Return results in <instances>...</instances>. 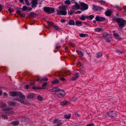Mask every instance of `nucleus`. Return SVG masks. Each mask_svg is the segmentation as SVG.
Listing matches in <instances>:
<instances>
[{"instance_id":"1","label":"nucleus","mask_w":126,"mask_h":126,"mask_svg":"<svg viewBox=\"0 0 126 126\" xmlns=\"http://www.w3.org/2000/svg\"><path fill=\"white\" fill-rule=\"evenodd\" d=\"M19 96L20 98L15 99V100L18 101L21 103L25 104H28L29 101L25 99V96L20 92H18V96Z\"/></svg>"},{"instance_id":"2","label":"nucleus","mask_w":126,"mask_h":126,"mask_svg":"<svg viewBox=\"0 0 126 126\" xmlns=\"http://www.w3.org/2000/svg\"><path fill=\"white\" fill-rule=\"evenodd\" d=\"M60 10L57 11V14L59 15H65L67 14L66 9L65 7L62 6L59 7Z\"/></svg>"},{"instance_id":"3","label":"nucleus","mask_w":126,"mask_h":126,"mask_svg":"<svg viewBox=\"0 0 126 126\" xmlns=\"http://www.w3.org/2000/svg\"><path fill=\"white\" fill-rule=\"evenodd\" d=\"M55 94L59 98H62L64 96L65 94L64 90L60 89L58 88Z\"/></svg>"},{"instance_id":"4","label":"nucleus","mask_w":126,"mask_h":126,"mask_svg":"<svg viewBox=\"0 0 126 126\" xmlns=\"http://www.w3.org/2000/svg\"><path fill=\"white\" fill-rule=\"evenodd\" d=\"M118 19L119 20H117V22L119 23L118 25L120 29H122L125 24H126V21L122 18H120Z\"/></svg>"},{"instance_id":"5","label":"nucleus","mask_w":126,"mask_h":126,"mask_svg":"<svg viewBox=\"0 0 126 126\" xmlns=\"http://www.w3.org/2000/svg\"><path fill=\"white\" fill-rule=\"evenodd\" d=\"M44 11L46 13L50 14L53 13L54 12V8L48 7H45L43 8Z\"/></svg>"},{"instance_id":"6","label":"nucleus","mask_w":126,"mask_h":126,"mask_svg":"<svg viewBox=\"0 0 126 126\" xmlns=\"http://www.w3.org/2000/svg\"><path fill=\"white\" fill-rule=\"evenodd\" d=\"M108 115L110 117L112 118L116 117L117 116V112L113 110H110L107 112Z\"/></svg>"},{"instance_id":"7","label":"nucleus","mask_w":126,"mask_h":126,"mask_svg":"<svg viewBox=\"0 0 126 126\" xmlns=\"http://www.w3.org/2000/svg\"><path fill=\"white\" fill-rule=\"evenodd\" d=\"M80 5L82 8H81L80 10H86L88 9V6L87 5L83 3H81L80 4Z\"/></svg>"},{"instance_id":"8","label":"nucleus","mask_w":126,"mask_h":126,"mask_svg":"<svg viewBox=\"0 0 126 126\" xmlns=\"http://www.w3.org/2000/svg\"><path fill=\"white\" fill-rule=\"evenodd\" d=\"M18 92H11L9 93V94L11 96H18Z\"/></svg>"},{"instance_id":"9","label":"nucleus","mask_w":126,"mask_h":126,"mask_svg":"<svg viewBox=\"0 0 126 126\" xmlns=\"http://www.w3.org/2000/svg\"><path fill=\"white\" fill-rule=\"evenodd\" d=\"M53 123H57V126H61L62 124L61 121L58 119H56L53 121Z\"/></svg>"},{"instance_id":"10","label":"nucleus","mask_w":126,"mask_h":126,"mask_svg":"<svg viewBox=\"0 0 126 126\" xmlns=\"http://www.w3.org/2000/svg\"><path fill=\"white\" fill-rule=\"evenodd\" d=\"M95 19L97 21H104L105 18L103 17L97 16L95 18Z\"/></svg>"},{"instance_id":"11","label":"nucleus","mask_w":126,"mask_h":126,"mask_svg":"<svg viewBox=\"0 0 126 126\" xmlns=\"http://www.w3.org/2000/svg\"><path fill=\"white\" fill-rule=\"evenodd\" d=\"M32 7L34 8L36 7V5L37 4V0H32Z\"/></svg>"},{"instance_id":"12","label":"nucleus","mask_w":126,"mask_h":126,"mask_svg":"<svg viewBox=\"0 0 126 126\" xmlns=\"http://www.w3.org/2000/svg\"><path fill=\"white\" fill-rule=\"evenodd\" d=\"M115 31L113 32V35L114 36V37L116 39H118L119 40H121V38L119 37V35L118 33H115Z\"/></svg>"},{"instance_id":"13","label":"nucleus","mask_w":126,"mask_h":126,"mask_svg":"<svg viewBox=\"0 0 126 126\" xmlns=\"http://www.w3.org/2000/svg\"><path fill=\"white\" fill-rule=\"evenodd\" d=\"M79 73H76L74 75V76L71 79V80H76L79 77Z\"/></svg>"},{"instance_id":"14","label":"nucleus","mask_w":126,"mask_h":126,"mask_svg":"<svg viewBox=\"0 0 126 126\" xmlns=\"http://www.w3.org/2000/svg\"><path fill=\"white\" fill-rule=\"evenodd\" d=\"M102 9V7L99 6H97L95 5L93 6V9L94 11H98L101 10Z\"/></svg>"},{"instance_id":"15","label":"nucleus","mask_w":126,"mask_h":126,"mask_svg":"<svg viewBox=\"0 0 126 126\" xmlns=\"http://www.w3.org/2000/svg\"><path fill=\"white\" fill-rule=\"evenodd\" d=\"M112 12V10H108L105 12L106 15L108 16H110L111 15V13Z\"/></svg>"},{"instance_id":"16","label":"nucleus","mask_w":126,"mask_h":126,"mask_svg":"<svg viewBox=\"0 0 126 126\" xmlns=\"http://www.w3.org/2000/svg\"><path fill=\"white\" fill-rule=\"evenodd\" d=\"M35 94H33L30 93L28 95L27 97L28 98L32 99L34 98Z\"/></svg>"},{"instance_id":"17","label":"nucleus","mask_w":126,"mask_h":126,"mask_svg":"<svg viewBox=\"0 0 126 126\" xmlns=\"http://www.w3.org/2000/svg\"><path fill=\"white\" fill-rule=\"evenodd\" d=\"M22 11H20L19 10H17L16 11V12L19 15H20L22 17H24L25 16V15L24 13H21Z\"/></svg>"},{"instance_id":"18","label":"nucleus","mask_w":126,"mask_h":126,"mask_svg":"<svg viewBox=\"0 0 126 126\" xmlns=\"http://www.w3.org/2000/svg\"><path fill=\"white\" fill-rule=\"evenodd\" d=\"M28 16L30 17H35L37 16V15L34 13L31 12Z\"/></svg>"},{"instance_id":"19","label":"nucleus","mask_w":126,"mask_h":126,"mask_svg":"<svg viewBox=\"0 0 126 126\" xmlns=\"http://www.w3.org/2000/svg\"><path fill=\"white\" fill-rule=\"evenodd\" d=\"M8 103L9 106H15L16 104V103L12 101H9L8 102Z\"/></svg>"},{"instance_id":"20","label":"nucleus","mask_w":126,"mask_h":126,"mask_svg":"<svg viewBox=\"0 0 126 126\" xmlns=\"http://www.w3.org/2000/svg\"><path fill=\"white\" fill-rule=\"evenodd\" d=\"M111 38L110 36L108 37L107 38H105L104 39L106 40V42L109 43L111 41Z\"/></svg>"},{"instance_id":"21","label":"nucleus","mask_w":126,"mask_h":126,"mask_svg":"<svg viewBox=\"0 0 126 126\" xmlns=\"http://www.w3.org/2000/svg\"><path fill=\"white\" fill-rule=\"evenodd\" d=\"M9 110H8L5 113H14L13 111L12 110V109L11 108H8Z\"/></svg>"},{"instance_id":"22","label":"nucleus","mask_w":126,"mask_h":126,"mask_svg":"<svg viewBox=\"0 0 126 126\" xmlns=\"http://www.w3.org/2000/svg\"><path fill=\"white\" fill-rule=\"evenodd\" d=\"M11 124L15 126L18 125L19 124V122L18 121H14L11 122Z\"/></svg>"},{"instance_id":"23","label":"nucleus","mask_w":126,"mask_h":126,"mask_svg":"<svg viewBox=\"0 0 126 126\" xmlns=\"http://www.w3.org/2000/svg\"><path fill=\"white\" fill-rule=\"evenodd\" d=\"M68 23L70 25H75V23L74 21L72 20H70Z\"/></svg>"},{"instance_id":"24","label":"nucleus","mask_w":126,"mask_h":126,"mask_svg":"<svg viewBox=\"0 0 126 126\" xmlns=\"http://www.w3.org/2000/svg\"><path fill=\"white\" fill-rule=\"evenodd\" d=\"M58 88V87H55L52 89L49 90V91L50 92H55V93Z\"/></svg>"},{"instance_id":"25","label":"nucleus","mask_w":126,"mask_h":126,"mask_svg":"<svg viewBox=\"0 0 126 126\" xmlns=\"http://www.w3.org/2000/svg\"><path fill=\"white\" fill-rule=\"evenodd\" d=\"M52 84H57L59 82V81L57 79H55V80L51 82Z\"/></svg>"},{"instance_id":"26","label":"nucleus","mask_w":126,"mask_h":126,"mask_svg":"<svg viewBox=\"0 0 126 126\" xmlns=\"http://www.w3.org/2000/svg\"><path fill=\"white\" fill-rule=\"evenodd\" d=\"M32 88L34 90H40L44 88L42 87H38L35 86H34L32 87Z\"/></svg>"},{"instance_id":"27","label":"nucleus","mask_w":126,"mask_h":126,"mask_svg":"<svg viewBox=\"0 0 126 126\" xmlns=\"http://www.w3.org/2000/svg\"><path fill=\"white\" fill-rule=\"evenodd\" d=\"M69 102L68 101H64L63 102H61V105L63 106L66 105L67 104V103H68Z\"/></svg>"},{"instance_id":"28","label":"nucleus","mask_w":126,"mask_h":126,"mask_svg":"<svg viewBox=\"0 0 126 126\" xmlns=\"http://www.w3.org/2000/svg\"><path fill=\"white\" fill-rule=\"evenodd\" d=\"M48 79H47V78L46 77H44L42 79H41L40 80H39V82H41L43 81H47L48 80Z\"/></svg>"},{"instance_id":"29","label":"nucleus","mask_w":126,"mask_h":126,"mask_svg":"<svg viewBox=\"0 0 126 126\" xmlns=\"http://www.w3.org/2000/svg\"><path fill=\"white\" fill-rule=\"evenodd\" d=\"M75 7L77 9H79L80 8L79 5L77 2L75 3L74 5L73 6V7Z\"/></svg>"},{"instance_id":"30","label":"nucleus","mask_w":126,"mask_h":126,"mask_svg":"<svg viewBox=\"0 0 126 126\" xmlns=\"http://www.w3.org/2000/svg\"><path fill=\"white\" fill-rule=\"evenodd\" d=\"M110 36V35L107 34V33L106 32H104L103 33V36L104 37H105V38H107L108 37Z\"/></svg>"},{"instance_id":"31","label":"nucleus","mask_w":126,"mask_h":126,"mask_svg":"<svg viewBox=\"0 0 126 126\" xmlns=\"http://www.w3.org/2000/svg\"><path fill=\"white\" fill-rule=\"evenodd\" d=\"M71 116L70 114H69L68 115L65 114L64 116L65 118L69 119Z\"/></svg>"},{"instance_id":"32","label":"nucleus","mask_w":126,"mask_h":126,"mask_svg":"<svg viewBox=\"0 0 126 126\" xmlns=\"http://www.w3.org/2000/svg\"><path fill=\"white\" fill-rule=\"evenodd\" d=\"M102 55V53L100 52H99L98 53L96 54L97 57V58L100 57H101Z\"/></svg>"},{"instance_id":"33","label":"nucleus","mask_w":126,"mask_h":126,"mask_svg":"<svg viewBox=\"0 0 126 126\" xmlns=\"http://www.w3.org/2000/svg\"><path fill=\"white\" fill-rule=\"evenodd\" d=\"M7 106L5 103H2L1 104L0 107L1 108H5Z\"/></svg>"},{"instance_id":"34","label":"nucleus","mask_w":126,"mask_h":126,"mask_svg":"<svg viewBox=\"0 0 126 126\" xmlns=\"http://www.w3.org/2000/svg\"><path fill=\"white\" fill-rule=\"evenodd\" d=\"M85 17H86L87 19H88V16H82L80 18L82 20H85Z\"/></svg>"},{"instance_id":"35","label":"nucleus","mask_w":126,"mask_h":126,"mask_svg":"<svg viewBox=\"0 0 126 126\" xmlns=\"http://www.w3.org/2000/svg\"><path fill=\"white\" fill-rule=\"evenodd\" d=\"M27 7H27L26 6H23V7L22 9L19 8H18V9H20L21 10H22L23 11H25L27 10Z\"/></svg>"},{"instance_id":"36","label":"nucleus","mask_w":126,"mask_h":126,"mask_svg":"<svg viewBox=\"0 0 126 126\" xmlns=\"http://www.w3.org/2000/svg\"><path fill=\"white\" fill-rule=\"evenodd\" d=\"M37 98L40 101H42L43 100V97L40 95L38 96L37 97Z\"/></svg>"},{"instance_id":"37","label":"nucleus","mask_w":126,"mask_h":126,"mask_svg":"<svg viewBox=\"0 0 126 126\" xmlns=\"http://www.w3.org/2000/svg\"><path fill=\"white\" fill-rule=\"evenodd\" d=\"M86 35V36H88L87 34L83 33H80L79 34V36L81 37H84Z\"/></svg>"},{"instance_id":"38","label":"nucleus","mask_w":126,"mask_h":126,"mask_svg":"<svg viewBox=\"0 0 126 126\" xmlns=\"http://www.w3.org/2000/svg\"><path fill=\"white\" fill-rule=\"evenodd\" d=\"M77 65L79 66V67H82V68L83 67V64H81L80 62L79 63L77 64Z\"/></svg>"},{"instance_id":"39","label":"nucleus","mask_w":126,"mask_h":126,"mask_svg":"<svg viewBox=\"0 0 126 126\" xmlns=\"http://www.w3.org/2000/svg\"><path fill=\"white\" fill-rule=\"evenodd\" d=\"M1 117L6 119H8V117L6 115L2 114L1 115Z\"/></svg>"},{"instance_id":"40","label":"nucleus","mask_w":126,"mask_h":126,"mask_svg":"<svg viewBox=\"0 0 126 126\" xmlns=\"http://www.w3.org/2000/svg\"><path fill=\"white\" fill-rule=\"evenodd\" d=\"M101 29V28H97L96 29H95L94 30L95 32H99L100 31Z\"/></svg>"},{"instance_id":"41","label":"nucleus","mask_w":126,"mask_h":126,"mask_svg":"<svg viewBox=\"0 0 126 126\" xmlns=\"http://www.w3.org/2000/svg\"><path fill=\"white\" fill-rule=\"evenodd\" d=\"M48 24L49 25H52L54 24V23L52 22H50L49 21H47Z\"/></svg>"},{"instance_id":"42","label":"nucleus","mask_w":126,"mask_h":126,"mask_svg":"<svg viewBox=\"0 0 126 126\" xmlns=\"http://www.w3.org/2000/svg\"><path fill=\"white\" fill-rule=\"evenodd\" d=\"M65 3L66 4H70V2L69 0H66L65 1Z\"/></svg>"},{"instance_id":"43","label":"nucleus","mask_w":126,"mask_h":126,"mask_svg":"<svg viewBox=\"0 0 126 126\" xmlns=\"http://www.w3.org/2000/svg\"><path fill=\"white\" fill-rule=\"evenodd\" d=\"M80 24H81V22L79 21H77L76 22V25H78Z\"/></svg>"},{"instance_id":"44","label":"nucleus","mask_w":126,"mask_h":126,"mask_svg":"<svg viewBox=\"0 0 126 126\" xmlns=\"http://www.w3.org/2000/svg\"><path fill=\"white\" fill-rule=\"evenodd\" d=\"M78 53L79 54H80L82 56L84 55V54L83 52L80 51H78Z\"/></svg>"},{"instance_id":"45","label":"nucleus","mask_w":126,"mask_h":126,"mask_svg":"<svg viewBox=\"0 0 126 126\" xmlns=\"http://www.w3.org/2000/svg\"><path fill=\"white\" fill-rule=\"evenodd\" d=\"M47 84V82H45L42 85V86L43 87H44L46 86Z\"/></svg>"},{"instance_id":"46","label":"nucleus","mask_w":126,"mask_h":126,"mask_svg":"<svg viewBox=\"0 0 126 126\" xmlns=\"http://www.w3.org/2000/svg\"><path fill=\"white\" fill-rule=\"evenodd\" d=\"M94 16L93 15H91L89 16H88V18L89 17L91 19H92L94 17Z\"/></svg>"},{"instance_id":"47","label":"nucleus","mask_w":126,"mask_h":126,"mask_svg":"<svg viewBox=\"0 0 126 126\" xmlns=\"http://www.w3.org/2000/svg\"><path fill=\"white\" fill-rule=\"evenodd\" d=\"M120 18H116V17H115L113 18H112V19L114 21H116L117 22V20H119L118 19H120Z\"/></svg>"},{"instance_id":"48","label":"nucleus","mask_w":126,"mask_h":126,"mask_svg":"<svg viewBox=\"0 0 126 126\" xmlns=\"http://www.w3.org/2000/svg\"><path fill=\"white\" fill-rule=\"evenodd\" d=\"M8 10L10 12V13H11L12 12H13L14 11L12 9H11V8H9L8 9Z\"/></svg>"},{"instance_id":"49","label":"nucleus","mask_w":126,"mask_h":126,"mask_svg":"<svg viewBox=\"0 0 126 126\" xmlns=\"http://www.w3.org/2000/svg\"><path fill=\"white\" fill-rule=\"evenodd\" d=\"M8 108H7L3 109H2V111H6V112L8 110H9Z\"/></svg>"},{"instance_id":"50","label":"nucleus","mask_w":126,"mask_h":126,"mask_svg":"<svg viewBox=\"0 0 126 126\" xmlns=\"http://www.w3.org/2000/svg\"><path fill=\"white\" fill-rule=\"evenodd\" d=\"M80 73L81 75L83 74L84 73V71L83 70H82L80 71Z\"/></svg>"},{"instance_id":"51","label":"nucleus","mask_w":126,"mask_h":126,"mask_svg":"<svg viewBox=\"0 0 126 126\" xmlns=\"http://www.w3.org/2000/svg\"><path fill=\"white\" fill-rule=\"evenodd\" d=\"M81 13V12L79 11H77L75 13V14H80Z\"/></svg>"},{"instance_id":"52","label":"nucleus","mask_w":126,"mask_h":126,"mask_svg":"<svg viewBox=\"0 0 126 126\" xmlns=\"http://www.w3.org/2000/svg\"><path fill=\"white\" fill-rule=\"evenodd\" d=\"M54 27L55 28L56 30H58V27L56 25H54Z\"/></svg>"},{"instance_id":"53","label":"nucleus","mask_w":126,"mask_h":126,"mask_svg":"<svg viewBox=\"0 0 126 126\" xmlns=\"http://www.w3.org/2000/svg\"><path fill=\"white\" fill-rule=\"evenodd\" d=\"M94 124L93 123H91L90 124L88 125H87V126H94Z\"/></svg>"},{"instance_id":"54","label":"nucleus","mask_w":126,"mask_h":126,"mask_svg":"<svg viewBox=\"0 0 126 126\" xmlns=\"http://www.w3.org/2000/svg\"><path fill=\"white\" fill-rule=\"evenodd\" d=\"M26 89H29V87L30 86V85H26Z\"/></svg>"},{"instance_id":"55","label":"nucleus","mask_w":126,"mask_h":126,"mask_svg":"<svg viewBox=\"0 0 126 126\" xmlns=\"http://www.w3.org/2000/svg\"><path fill=\"white\" fill-rule=\"evenodd\" d=\"M71 2L72 3H76L77 2H75L74 0H71Z\"/></svg>"},{"instance_id":"56","label":"nucleus","mask_w":126,"mask_h":126,"mask_svg":"<svg viewBox=\"0 0 126 126\" xmlns=\"http://www.w3.org/2000/svg\"><path fill=\"white\" fill-rule=\"evenodd\" d=\"M75 114L78 117H80V115L77 112L75 113Z\"/></svg>"},{"instance_id":"57","label":"nucleus","mask_w":126,"mask_h":126,"mask_svg":"<svg viewBox=\"0 0 126 126\" xmlns=\"http://www.w3.org/2000/svg\"><path fill=\"white\" fill-rule=\"evenodd\" d=\"M25 1L27 5H29V3L28 0H25Z\"/></svg>"},{"instance_id":"58","label":"nucleus","mask_w":126,"mask_h":126,"mask_svg":"<svg viewBox=\"0 0 126 126\" xmlns=\"http://www.w3.org/2000/svg\"><path fill=\"white\" fill-rule=\"evenodd\" d=\"M2 5H1L0 4V11H1L2 9Z\"/></svg>"},{"instance_id":"59","label":"nucleus","mask_w":126,"mask_h":126,"mask_svg":"<svg viewBox=\"0 0 126 126\" xmlns=\"http://www.w3.org/2000/svg\"><path fill=\"white\" fill-rule=\"evenodd\" d=\"M68 45L70 46H72V47H74V46L72 44V43H69L68 44Z\"/></svg>"},{"instance_id":"60","label":"nucleus","mask_w":126,"mask_h":126,"mask_svg":"<svg viewBox=\"0 0 126 126\" xmlns=\"http://www.w3.org/2000/svg\"><path fill=\"white\" fill-rule=\"evenodd\" d=\"M32 9V8L28 7L27 9V10H28L29 11H31Z\"/></svg>"},{"instance_id":"61","label":"nucleus","mask_w":126,"mask_h":126,"mask_svg":"<svg viewBox=\"0 0 126 126\" xmlns=\"http://www.w3.org/2000/svg\"><path fill=\"white\" fill-rule=\"evenodd\" d=\"M60 80H62L63 81H64L65 80V79L63 78L62 77L60 79Z\"/></svg>"},{"instance_id":"62","label":"nucleus","mask_w":126,"mask_h":126,"mask_svg":"<svg viewBox=\"0 0 126 126\" xmlns=\"http://www.w3.org/2000/svg\"><path fill=\"white\" fill-rule=\"evenodd\" d=\"M3 94L5 96H7V93L5 92L4 93H3Z\"/></svg>"},{"instance_id":"63","label":"nucleus","mask_w":126,"mask_h":126,"mask_svg":"<svg viewBox=\"0 0 126 126\" xmlns=\"http://www.w3.org/2000/svg\"><path fill=\"white\" fill-rule=\"evenodd\" d=\"M35 84V83H34L30 82V84L31 85H32Z\"/></svg>"},{"instance_id":"64","label":"nucleus","mask_w":126,"mask_h":126,"mask_svg":"<svg viewBox=\"0 0 126 126\" xmlns=\"http://www.w3.org/2000/svg\"><path fill=\"white\" fill-rule=\"evenodd\" d=\"M61 21L62 23L64 22H65V20L64 19L61 20Z\"/></svg>"}]
</instances>
